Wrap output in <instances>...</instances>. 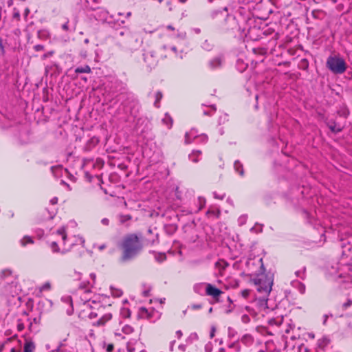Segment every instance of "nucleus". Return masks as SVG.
<instances>
[{"label": "nucleus", "mask_w": 352, "mask_h": 352, "mask_svg": "<svg viewBox=\"0 0 352 352\" xmlns=\"http://www.w3.org/2000/svg\"><path fill=\"white\" fill-rule=\"evenodd\" d=\"M91 282H82L79 285V294L80 295L84 309L79 313L80 317L88 316L91 320L94 327L104 331L105 327L113 318L111 311V305L107 304V298L100 294H94L91 296L90 287L95 283L96 275L91 274Z\"/></svg>", "instance_id": "obj_1"}, {"label": "nucleus", "mask_w": 352, "mask_h": 352, "mask_svg": "<svg viewBox=\"0 0 352 352\" xmlns=\"http://www.w3.org/2000/svg\"><path fill=\"white\" fill-rule=\"evenodd\" d=\"M120 247L122 250L120 262L126 263L133 260L140 254L143 245L136 234H129L122 239Z\"/></svg>", "instance_id": "obj_2"}, {"label": "nucleus", "mask_w": 352, "mask_h": 352, "mask_svg": "<svg viewBox=\"0 0 352 352\" xmlns=\"http://www.w3.org/2000/svg\"><path fill=\"white\" fill-rule=\"evenodd\" d=\"M55 240L50 242V247L53 252L66 253L69 251L74 245L72 241L67 238L65 229L61 228L56 233L53 234Z\"/></svg>", "instance_id": "obj_3"}, {"label": "nucleus", "mask_w": 352, "mask_h": 352, "mask_svg": "<svg viewBox=\"0 0 352 352\" xmlns=\"http://www.w3.org/2000/svg\"><path fill=\"white\" fill-rule=\"evenodd\" d=\"M253 281L258 292L263 293L264 296H267L270 293L273 285L272 276L261 274L254 278Z\"/></svg>", "instance_id": "obj_4"}, {"label": "nucleus", "mask_w": 352, "mask_h": 352, "mask_svg": "<svg viewBox=\"0 0 352 352\" xmlns=\"http://www.w3.org/2000/svg\"><path fill=\"white\" fill-rule=\"evenodd\" d=\"M347 65L341 57H331V72L336 74H341L345 72Z\"/></svg>", "instance_id": "obj_5"}, {"label": "nucleus", "mask_w": 352, "mask_h": 352, "mask_svg": "<svg viewBox=\"0 0 352 352\" xmlns=\"http://www.w3.org/2000/svg\"><path fill=\"white\" fill-rule=\"evenodd\" d=\"M125 40L126 41L124 47L130 51L136 50L140 47L142 43V41L140 40L136 35L130 33L126 34Z\"/></svg>", "instance_id": "obj_6"}, {"label": "nucleus", "mask_w": 352, "mask_h": 352, "mask_svg": "<svg viewBox=\"0 0 352 352\" xmlns=\"http://www.w3.org/2000/svg\"><path fill=\"white\" fill-rule=\"evenodd\" d=\"M144 61L150 69L154 68L157 64V58L153 52H146L143 54Z\"/></svg>", "instance_id": "obj_7"}, {"label": "nucleus", "mask_w": 352, "mask_h": 352, "mask_svg": "<svg viewBox=\"0 0 352 352\" xmlns=\"http://www.w3.org/2000/svg\"><path fill=\"white\" fill-rule=\"evenodd\" d=\"M206 294L208 296H212L214 299H218L223 294V292L219 289L215 287L212 284L208 283L206 285Z\"/></svg>", "instance_id": "obj_8"}, {"label": "nucleus", "mask_w": 352, "mask_h": 352, "mask_svg": "<svg viewBox=\"0 0 352 352\" xmlns=\"http://www.w3.org/2000/svg\"><path fill=\"white\" fill-rule=\"evenodd\" d=\"M23 316L25 318L28 327L30 331H33L35 330V328L34 327V324H38L41 322V316L35 317L32 320H31L30 318H28V315L25 311L23 312Z\"/></svg>", "instance_id": "obj_9"}, {"label": "nucleus", "mask_w": 352, "mask_h": 352, "mask_svg": "<svg viewBox=\"0 0 352 352\" xmlns=\"http://www.w3.org/2000/svg\"><path fill=\"white\" fill-rule=\"evenodd\" d=\"M134 331V329L132 326L129 325V324H124L122 327V333L120 332L118 330H117L116 332H115V336L116 337H120L122 339H124L125 337L122 335L124 334V335H130Z\"/></svg>", "instance_id": "obj_10"}, {"label": "nucleus", "mask_w": 352, "mask_h": 352, "mask_svg": "<svg viewBox=\"0 0 352 352\" xmlns=\"http://www.w3.org/2000/svg\"><path fill=\"white\" fill-rule=\"evenodd\" d=\"M198 132L197 130L192 129L190 131L186 132L185 134V144H190L195 138H199Z\"/></svg>", "instance_id": "obj_11"}, {"label": "nucleus", "mask_w": 352, "mask_h": 352, "mask_svg": "<svg viewBox=\"0 0 352 352\" xmlns=\"http://www.w3.org/2000/svg\"><path fill=\"white\" fill-rule=\"evenodd\" d=\"M223 62V58L221 56L214 57L209 62V66L212 69L221 67Z\"/></svg>", "instance_id": "obj_12"}, {"label": "nucleus", "mask_w": 352, "mask_h": 352, "mask_svg": "<svg viewBox=\"0 0 352 352\" xmlns=\"http://www.w3.org/2000/svg\"><path fill=\"white\" fill-rule=\"evenodd\" d=\"M0 277L1 280H5L6 282L12 281L13 278L12 271L10 269L3 270L1 272Z\"/></svg>", "instance_id": "obj_13"}, {"label": "nucleus", "mask_w": 352, "mask_h": 352, "mask_svg": "<svg viewBox=\"0 0 352 352\" xmlns=\"http://www.w3.org/2000/svg\"><path fill=\"white\" fill-rule=\"evenodd\" d=\"M151 312L149 311L146 308L142 307L138 310V317L144 319H151L152 317Z\"/></svg>", "instance_id": "obj_14"}, {"label": "nucleus", "mask_w": 352, "mask_h": 352, "mask_svg": "<svg viewBox=\"0 0 352 352\" xmlns=\"http://www.w3.org/2000/svg\"><path fill=\"white\" fill-rule=\"evenodd\" d=\"M197 207L191 209L192 212H197L206 206V199L204 197H199L196 201Z\"/></svg>", "instance_id": "obj_15"}, {"label": "nucleus", "mask_w": 352, "mask_h": 352, "mask_svg": "<svg viewBox=\"0 0 352 352\" xmlns=\"http://www.w3.org/2000/svg\"><path fill=\"white\" fill-rule=\"evenodd\" d=\"M201 155V151L199 150H195L189 154L188 157L194 163H197L199 160V157Z\"/></svg>", "instance_id": "obj_16"}, {"label": "nucleus", "mask_w": 352, "mask_h": 352, "mask_svg": "<svg viewBox=\"0 0 352 352\" xmlns=\"http://www.w3.org/2000/svg\"><path fill=\"white\" fill-rule=\"evenodd\" d=\"M241 341L245 345H251L254 342V338L250 334H245L241 338Z\"/></svg>", "instance_id": "obj_17"}, {"label": "nucleus", "mask_w": 352, "mask_h": 352, "mask_svg": "<svg viewBox=\"0 0 352 352\" xmlns=\"http://www.w3.org/2000/svg\"><path fill=\"white\" fill-rule=\"evenodd\" d=\"M35 344L32 341H26L23 346V352H33L35 350Z\"/></svg>", "instance_id": "obj_18"}, {"label": "nucleus", "mask_w": 352, "mask_h": 352, "mask_svg": "<svg viewBox=\"0 0 352 352\" xmlns=\"http://www.w3.org/2000/svg\"><path fill=\"white\" fill-rule=\"evenodd\" d=\"M75 72L76 74H82V73L89 74L91 72V69L88 65H85L84 66L76 67L75 69Z\"/></svg>", "instance_id": "obj_19"}, {"label": "nucleus", "mask_w": 352, "mask_h": 352, "mask_svg": "<svg viewBox=\"0 0 352 352\" xmlns=\"http://www.w3.org/2000/svg\"><path fill=\"white\" fill-rule=\"evenodd\" d=\"M234 168L235 171L237 172L240 175L243 176L244 175L243 164L240 161L236 160L234 162Z\"/></svg>", "instance_id": "obj_20"}, {"label": "nucleus", "mask_w": 352, "mask_h": 352, "mask_svg": "<svg viewBox=\"0 0 352 352\" xmlns=\"http://www.w3.org/2000/svg\"><path fill=\"white\" fill-rule=\"evenodd\" d=\"M162 122L167 126L168 129H170L173 126V120L170 115L166 113L164 118L162 119Z\"/></svg>", "instance_id": "obj_21"}, {"label": "nucleus", "mask_w": 352, "mask_h": 352, "mask_svg": "<svg viewBox=\"0 0 352 352\" xmlns=\"http://www.w3.org/2000/svg\"><path fill=\"white\" fill-rule=\"evenodd\" d=\"M20 243H21V246L25 247L27 245L33 244L34 240H33L32 237H31L30 236H25L21 239Z\"/></svg>", "instance_id": "obj_22"}, {"label": "nucleus", "mask_w": 352, "mask_h": 352, "mask_svg": "<svg viewBox=\"0 0 352 352\" xmlns=\"http://www.w3.org/2000/svg\"><path fill=\"white\" fill-rule=\"evenodd\" d=\"M220 214H221V211L219 209H217V210L209 209L206 212V214L208 217H214L216 219H218L219 217Z\"/></svg>", "instance_id": "obj_23"}, {"label": "nucleus", "mask_w": 352, "mask_h": 352, "mask_svg": "<svg viewBox=\"0 0 352 352\" xmlns=\"http://www.w3.org/2000/svg\"><path fill=\"white\" fill-rule=\"evenodd\" d=\"M329 340L327 338H322L318 340V346L324 349L329 344Z\"/></svg>", "instance_id": "obj_24"}, {"label": "nucleus", "mask_w": 352, "mask_h": 352, "mask_svg": "<svg viewBox=\"0 0 352 352\" xmlns=\"http://www.w3.org/2000/svg\"><path fill=\"white\" fill-rule=\"evenodd\" d=\"M204 283H197L194 285L193 289L194 292L199 294H202L204 289Z\"/></svg>", "instance_id": "obj_25"}, {"label": "nucleus", "mask_w": 352, "mask_h": 352, "mask_svg": "<svg viewBox=\"0 0 352 352\" xmlns=\"http://www.w3.org/2000/svg\"><path fill=\"white\" fill-rule=\"evenodd\" d=\"M63 301H64L65 303H67L70 305L71 309L69 310H67L68 314H72L73 313V303H72V299L71 296H65L62 298Z\"/></svg>", "instance_id": "obj_26"}, {"label": "nucleus", "mask_w": 352, "mask_h": 352, "mask_svg": "<svg viewBox=\"0 0 352 352\" xmlns=\"http://www.w3.org/2000/svg\"><path fill=\"white\" fill-rule=\"evenodd\" d=\"M25 326H28L27 322L25 318L23 316V318H20L18 320L17 329L19 331H22L25 329Z\"/></svg>", "instance_id": "obj_27"}, {"label": "nucleus", "mask_w": 352, "mask_h": 352, "mask_svg": "<svg viewBox=\"0 0 352 352\" xmlns=\"http://www.w3.org/2000/svg\"><path fill=\"white\" fill-rule=\"evenodd\" d=\"M118 217H119V221L122 224L124 223L126 221H129L132 219V217L130 214H120Z\"/></svg>", "instance_id": "obj_28"}, {"label": "nucleus", "mask_w": 352, "mask_h": 352, "mask_svg": "<svg viewBox=\"0 0 352 352\" xmlns=\"http://www.w3.org/2000/svg\"><path fill=\"white\" fill-rule=\"evenodd\" d=\"M162 96H162V94L161 91L156 92V94H155V101L154 102V105L157 108L160 107V102L161 99L162 98Z\"/></svg>", "instance_id": "obj_29"}, {"label": "nucleus", "mask_w": 352, "mask_h": 352, "mask_svg": "<svg viewBox=\"0 0 352 352\" xmlns=\"http://www.w3.org/2000/svg\"><path fill=\"white\" fill-rule=\"evenodd\" d=\"M199 339V336L197 333H192L187 338V343H192L194 341H197Z\"/></svg>", "instance_id": "obj_30"}, {"label": "nucleus", "mask_w": 352, "mask_h": 352, "mask_svg": "<svg viewBox=\"0 0 352 352\" xmlns=\"http://www.w3.org/2000/svg\"><path fill=\"white\" fill-rule=\"evenodd\" d=\"M248 220V215L247 214H242L241 215L238 219V224L240 226H242L245 225Z\"/></svg>", "instance_id": "obj_31"}, {"label": "nucleus", "mask_w": 352, "mask_h": 352, "mask_svg": "<svg viewBox=\"0 0 352 352\" xmlns=\"http://www.w3.org/2000/svg\"><path fill=\"white\" fill-rule=\"evenodd\" d=\"M267 300L265 297H263V298H259L258 300V303L261 309H264L267 307Z\"/></svg>", "instance_id": "obj_32"}, {"label": "nucleus", "mask_w": 352, "mask_h": 352, "mask_svg": "<svg viewBox=\"0 0 352 352\" xmlns=\"http://www.w3.org/2000/svg\"><path fill=\"white\" fill-rule=\"evenodd\" d=\"M12 19L16 20L17 21H19L21 19L20 11L16 8H13Z\"/></svg>", "instance_id": "obj_33"}, {"label": "nucleus", "mask_w": 352, "mask_h": 352, "mask_svg": "<svg viewBox=\"0 0 352 352\" xmlns=\"http://www.w3.org/2000/svg\"><path fill=\"white\" fill-rule=\"evenodd\" d=\"M157 261L161 263L166 260V256L164 253H158L155 256Z\"/></svg>", "instance_id": "obj_34"}, {"label": "nucleus", "mask_w": 352, "mask_h": 352, "mask_svg": "<svg viewBox=\"0 0 352 352\" xmlns=\"http://www.w3.org/2000/svg\"><path fill=\"white\" fill-rule=\"evenodd\" d=\"M103 348L105 349L107 352H111L113 350L114 346L113 344H107L104 342Z\"/></svg>", "instance_id": "obj_35"}, {"label": "nucleus", "mask_w": 352, "mask_h": 352, "mask_svg": "<svg viewBox=\"0 0 352 352\" xmlns=\"http://www.w3.org/2000/svg\"><path fill=\"white\" fill-rule=\"evenodd\" d=\"M213 196H214V199L222 200L226 197V193L223 192V193L219 194L217 192H214Z\"/></svg>", "instance_id": "obj_36"}, {"label": "nucleus", "mask_w": 352, "mask_h": 352, "mask_svg": "<svg viewBox=\"0 0 352 352\" xmlns=\"http://www.w3.org/2000/svg\"><path fill=\"white\" fill-rule=\"evenodd\" d=\"M228 120V115L227 113H224L223 115L219 117V124H223L225 123L226 121Z\"/></svg>", "instance_id": "obj_37"}, {"label": "nucleus", "mask_w": 352, "mask_h": 352, "mask_svg": "<svg viewBox=\"0 0 352 352\" xmlns=\"http://www.w3.org/2000/svg\"><path fill=\"white\" fill-rule=\"evenodd\" d=\"M305 267L303 268L302 270H298V271H296V275L298 276V277H300L302 279H304V276H305Z\"/></svg>", "instance_id": "obj_38"}, {"label": "nucleus", "mask_w": 352, "mask_h": 352, "mask_svg": "<svg viewBox=\"0 0 352 352\" xmlns=\"http://www.w3.org/2000/svg\"><path fill=\"white\" fill-rule=\"evenodd\" d=\"M210 107L211 108V112L210 111H204V115H206V116H211L213 113H214L216 111V107L214 105H211Z\"/></svg>", "instance_id": "obj_39"}, {"label": "nucleus", "mask_w": 352, "mask_h": 352, "mask_svg": "<svg viewBox=\"0 0 352 352\" xmlns=\"http://www.w3.org/2000/svg\"><path fill=\"white\" fill-rule=\"evenodd\" d=\"M250 294V290L248 289H243L241 292V294L244 298H247L249 296Z\"/></svg>", "instance_id": "obj_40"}, {"label": "nucleus", "mask_w": 352, "mask_h": 352, "mask_svg": "<svg viewBox=\"0 0 352 352\" xmlns=\"http://www.w3.org/2000/svg\"><path fill=\"white\" fill-rule=\"evenodd\" d=\"M232 347H236V351H239L238 344H236V346L234 344L233 346H230V347L228 349H223V348L220 349L219 352H230V349H232Z\"/></svg>", "instance_id": "obj_41"}, {"label": "nucleus", "mask_w": 352, "mask_h": 352, "mask_svg": "<svg viewBox=\"0 0 352 352\" xmlns=\"http://www.w3.org/2000/svg\"><path fill=\"white\" fill-rule=\"evenodd\" d=\"M5 53L6 52L3 44V39L0 37V54L3 56Z\"/></svg>", "instance_id": "obj_42"}, {"label": "nucleus", "mask_w": 352, "mask_h": 352, "mask_svg": "<svg viewBox=\"0 0 352 352\" xmlns=\"http://www.w3.org/2000/svg\"><path fill=\"white\" fill-rule=\"evenodd\" d=\"M110 221L108 218H103L101 220V223L104 226H108L109 225Z\"/></svg>", "instance_id": "obj_43"}, {"label": "nucleus", "mask_w": 352, "mask_h": 352, "mask_svg": "<svg viewBox=\"0 0 352 352\" xmlns=\"http://www.w3.org/2000/svg\"><path fill=\"white\" fill-rule=\"evenodd\" d=\"M155 239L146 240L147 243L151 245H153L155 243V241H157V234H155Z\"/></svg>", "instance_id": "obj_44"}, {"label": "nucleus", "mask_w": 352, "mask_h": 352, "mask_svg": "<svg viewBox=\"0 0 352 352\" xmlns=\"http://www.w3.org/2000/svg\"><path fill=\"white\" fill-rule=\"evenodd\" d=\"M34 49L36 52H39L44 50V46L43 45H36L34 47Z\"/></svg>", "instance_id": "obj_45"}, {"label": "nucleus", "mask_w": 352, "mask_h": 352, "mask_svg": "<svg viewBox=\"0 0 352 352\" xmlns=\"http://www.w3.org/2000/svg\"><path fill=\"white\" fill-rule=\"evenodd\" d=\"M198 139L204 143L208 141V137L206 135H199Z\"/></svg>", "instance_id": "obj_46"}, {"label": "nucleus", "mask_w": 352, "mask_h": 352, "mask_svg": "<svg viewBox=\"0 0 352 352\" xmlns=\"http://www.w3.org/2000/svg\"><path fill=\"white\" fill-rule=\"evenodd\" d=\"M30 9L28 8H25L24 12H23V16H24L25 21H27V18L30 14Z\"/></svg>", "instance_id": "obj_47"}, {"label": "nucleus", "mask_w": 352, "mask_h": 352, "mask_svg": "<svg viewBox=\"0 0 352 352\" xmlns=\"http://www.w3.org/2000/svg\"><path fill=\"white\" fill-rule=\"evenodd\" d=\"M126 351L127 352H134L135 348L132 345L128 344L126 346Z\"/></svg>", "instance_id": "obj_48"}, {"label": "nucleus", "mask_w": 352, "mask_h": 352, "mask_svg": "<svg viewBox=\"0 0 352 352\" xmlns=\"http://www.w3.org/2000/svg\"><path fill=\"white\" fill-rule=\"evenodd\" d=\"M299 284H300L299 291L301 294H304L305 292V286L301 283H299Z\"/></svg>", "instance_id": "obj_49"}, {"label": "nucleus", "mask_w": 352, "mask_h": 352, "mask_svg": "<svg viewBox=\"0 0 352 352\" xmlns=\"http://www.w3.org/2000/svg\"><path fill=\"white\" fill-rule=\"evenodd\" d=\"M69 22L67 21L66 23H65L63 25H62V29L65 31H68L69 30V25H68Z\"/></svg>", "instance_id": "obj_50"}, {"label": "nucleus", "mask_w": 352, "mask_h": 352, "mask_svg": "<svg viewBox=\"0 0 352 352\" xmlns=\"http://www.w3.org/2000/svg\"><path fill=\"white\" fill-rule=\"evenodd\" d=\"M175 335L178 339H180L182 337L183 333L181 330H178L176 331Z\"/></svg>", "instance_id": "obj_51"}, {"label": "nucleus", "mask_w": 352, "mask_h": 352, "mask_svg": "<svg viewBox=\"0 0 352 352\" xmlns=\"http://www.w3.org/2000/svg\"><path fill=\"white\" fill-rule=\"evenodd\" d=\"M191 308L193 309H199L201 308V305L197 304V305H191Z\"/></svg>", "instance_id": "obj_52"}, {"label": "nucleus", "mask_w": 352, "mask_h": 352, "mask_svg": "<svg viewBox=\"0 0 352 352\" xmlns=\"http://www.w3.org/2000/svg\"><path fill=\"white\" fill-rule=\"evenodd\" d=\"M106 248V245L105 244H102V245H99L97 246V248L99 250H103L104 248Z\"/></svg>", "instance_id": "obj_53"}, {"label": "nucleus", "mask_w": 352, "mask_h": 352, "mask_svg": "<svg viewBox=\"0 0 352 352\" xmlns=\"http://www.w3.org/2000/svg\"><path fill=\"white\" fill-rule=\"evenodd\" d=\"M242 320L243 322H248L249 321L250 318H249V316L248 315H243V317H242Z\"/></svg>", "instance_id": "obj_54"}, {"label": "nucleus", "mask_w": 352, "mask_h": 352, "mask_svg": "<svg viewBox=\"0 0 352 352\" xmlns=\"http://www.w3.org/2000/svg\"><path fill=\"white\" fill-rule=\"evenodd\" d=\"M326 65H327V67H328L329 69H330V56H329L327 59V61H326Z\"/></svg>", "instance_id": "obj_55"}, {"label": "nucleus", "mask_w": 352, "mask_h": 352, "mask_svg": "<svg viewBox=\"0 0 352 352\" xmlns=\"http://www.w3.org/2000/svg\"><path fill=\"white\" fill-rule=\"evenodd\" d=\"M58 201V198L57 197H54L53 199H51L50 202L52 204H56Z\"/></svg>", "instance_id": "obj_56"}, {"label": "nucleus", "mask_w": 352, "mask_h": 352, "mask_svg": "<svg viewBox=\"0 0 352 352\" xmlns=\"http://www.w3.org/2000/svg\"><path fill=\"white\" fill-rule=\"evenodd\" d=\"M324 320H323V323L325 324L327 322V320L329 318V316L327 314H324Z\"/></svg>", "instance_id": "obj_57"}, {"label": "nucleus", "mask_w": 352, "mask_h": 352, "mask_svg": "<svg viewBox=\"0 0 352 352\" xmlns=\"http://www.w3.org/2000/svg\"><path fill=\"white\" fill-rule=\"evenodd\" d=\"M52 54H53V52H48V53H47V54H45L43 55V58H46L47 57L50 56H52Z\"/></svg>", "instance_id": "obj_58"}, {"label": "nucleus", "mask_w": 352, "mask_h": 352, "mask_svg": "<svg viewBox=\"0 0 352 352\" xmlns=\"http://www.w3.org/2000/svg\"><path fill=\"white\" fill-rule=\"evenodd\" d=\"M89 336H90V337H94V338L96 337L93 330L90 331Z\"/></svg>", "instance_id": "obj_59"}, {"label": "nucleus", "mask_w": 352, "mask_h": 352, "mask_svg": "<svg viewBox=\"0 0 352 352\" xmlns=\"http://www.w3.org/2000/svg\"><path fill=\"white\" fill-rule=\"evenodd\" d=\"M121 294H122V292H121L120 291H119V290H118V291L116 292V294H114V295H116V296H120Z\"/></svg>", "instance_id": "obj_60"}, {"label": "nucleus", "mask_w": 352, "mask_h": 352, "mask_svg": "<svg viewBox=\"0 0 352 352\" xmlns=\"http://www.w3.org/2000/svg\"><path fill=\"white\" fill-rule=\"evenodd\" d=\"M167 29L170 30H175V28L172 25H170L167 26Z\"/></svg>", "instance_id": "obj_61"}, {"label": "nucleus", "mask_w": 352, "mask_h": 352, "mask_svg": "<svg viewBox=\"0 0 352 352\" xmlns=\"http://www.w3.org/2000/svg\"><path fill=\"white\" fill-rule=\"evenodd\" d=\"M11 352H20V350L19 349H15L14 348H12L11 349Z\"/></svg>", "instance_id": "obj_62"}, {"label": "nucleus", "mask_w": 352, "mask_h": 352, "mask_svg": "<svg viewBox=\"0 0 352 352\" xmlns=\"http://www.w3.org/2000/svg\"><path fill=\"white\" fill-rule=\"evenodd\" d=\"M171 50H172L173 52H177V48H176V47H175V46L172 47H171Z\"/></svg>", "instance_id": "obj_63"}, {"label": "nucleus", "mask_w": 352, "mask_h": 352, "mask_svg": "<svg viewBox=\"0 0 352 352\" xmlns=\"http://www.w3.org/2000/svg\"><path fill=\"white\" fill-rule=\"evenodd\" d=\"M144 296H148V292H147V291L144 292Z\"/></svg>", "instance_id": "obj_64"}]
</instances>
